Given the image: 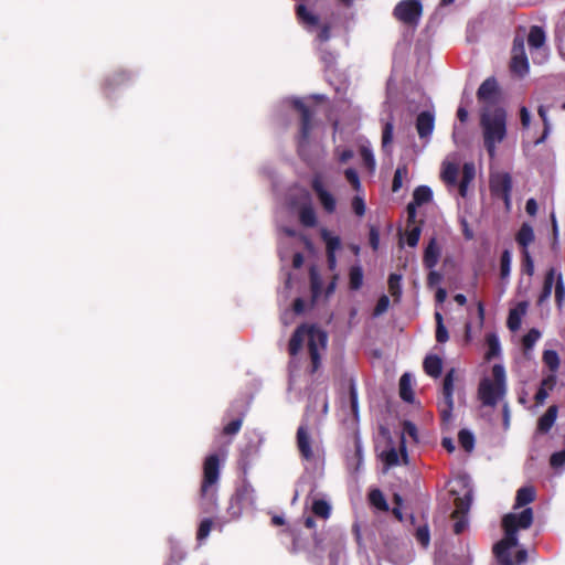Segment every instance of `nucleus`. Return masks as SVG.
<instances>
[{"instance_id":"63","label":"nucleus","mask_w":565,"mask_h":565,"mask_svg":"<svg viewBox=\"0 0 565 565\" xmlns=\"http://www.w3.org/2000/svg\"><path fill=\"white\" fill-rule=\"evenodd\" d=\"M403 435H408L415 441H417V427L414 423L405 420L403 423Z\"/></svg>"},{"instance_id":"11","label":"nucleus","mask_w":565,"mask_h":565,"mask_svg":"<svg viewBox=\"0 0 565 565\" xmlns=\"http://www.w3.org/2000/svg\"><path fill=\"white\" fill-rule=\"evenodd\" d=\"M471 491H468L463 497L457 498L455 500V510L451 513V519L454 521L452 530H466V527L469 525L468 513L471 508Z\"/></svg>"},{"instance_id":"64","label":"nucleus","mask_w":565,"mask_h":565,"mask_svg":"<svg viewBox=\"0 0 565 565\" xmlns=\"http://www.w3.org/2000/svg\"><path fill=\"white\" fill-rule=\"evenodd\" d=\"M443 280V275L436 270H430L427 276L428 287H434Z\"/></svg>"},{"instance_id":"31","label":"nucleus","mask_w":565,"mask_h":565,"mask_svg":"<svg viewBox=\"0 0 565 565\" xmlns=\"http://www.w3.org/2000/svg\"><path fill=\"white\" fill-rule=\"evenodd\" d=\"M309 280L312 299L316 300L321 296L322 292V278L316 267L310 268Z\"/></svg>"},{"instance_id":"12","label":"nucleus","mask_w":565,"mask_h":565,"mask_svg":"<svg viewBox=\"0 0 565 565\" xmlns=\"http://www.w3.org/2000/svg\"><path fill=\"white\" fill-rule=\"evenodd\" d=\"M533 511L525 508L521 512L508 513L502 519V530H525L532 525Z\"/></svg>"},{"instance_id":"55","label":"nucleus","mask_w":565,"mask_h":565,"mask_svg":"<svg viewBox=\"0 0 565 565\" xmlns=\"http://www.w3.org/2000/svg\"><path fill=\"white\" fill-rule=\"evenodd\" d=\"M344 175H345V179L348 180V182L353 186L354 190H360V186H361L360 178H359L358 172L354 169L348 168L344 171Z\"/></svg>"},{"instance_id":"17","label":"nucleus","mask_w":565,"mask_h":565,"mask_svg":"<svg viewBox=\"0 0 565 565\" xmlns=\"http://www.w3.org/2000/svg\"><path fill=\"white\" fill-rule=\"evenodd\" d=\"M297 447L300 452V456L309 461L313 459V451L311 448V438L308 431V427L305 425H300L297 429Z\"/></svg>"},{"instance_id":"10","label":"nucleus","mask_w":565,"mask_h":565,"mask_svg":"<svg viewBox=\"0 0 565 565\" xmlns=\"http://www.w3.org/2000/svg\"><path fill=\"white\" fill-rule=\"evenodd\" d=\"M510 70L519 76L526 75L530 70L529 60L524 49V39L519 35L513 40Z\"/></svg>"},{"instance_id":"2","label":"nucleus","mask_w":565,"mask_h":565,"mask_svg":"<svg viewBox=\"0 0 565 565\" xmlns=\"http://www.w3.org/2000/svg\"><path fill=\"white\" fill-rule=\"evenodd\" d=\"M355 540L361 545L364 539L363 534H367L366 539L379 534L381 544H376L374 552L386 556L392 563L397 565L407 564L413 557L412 540L408 536L396 535L395 532H354Z\"/></svg>"},{"instance_id":"40","label":"nucleus","mask_w":565,"mask_h":565,"mask_svg":"<svg viewBox=\"0 0 565 565\" xmlns=\"http://www.w3.org/2000/svg\"><path fill=\"white\" fill-rule=\"evenodd\" d=\"M408 168L406 164L398 166L394 172L393 182H392V191L394 193L398 192L403 185V179L407 177Z\"/></svg>"},{"instance_id":"49","label":"nucleus","mask_w":565,"mask_h":565,"mask_svg":"<svg viewBox=\"0 0 565 565\" xmlns=\"http://www.w3.org/2000/svg\"><path fill=\"white\" fill-rule=\"evenodd\" d=\"M351 207L356 216L362 217L366 211L364 199L360 195H355L351 201Z\"/></svg>"},{"instance_id":"43","label":"nucleus","mask_w":565,"mask_h":565,"mask_svg":"<svg viewBox=\"0 0 565 565\" xmlns=\"http://www.w3.org/2000/svg\"><path fill=\"white\" fill-rule=\"evenodd\" d=\"M458 177V168L454 163H447L441 172L443 180L448 184H456Z\"/></svg>"},{"instance_id":"24","label":"nucleus","mask_w":565,"mask_h":565,"mask_svg":"<svg viewBox=\"0 0 565 565\" xmlns=\"http://www.w3.org/2000/svg\"><path fill=\"white\" fill-rule=\"evenodd\" d=\"M558 408L556 405H551L547 411L540 417L537 423V430L540 433H548L554 425L557 417Z\"/></svg>"},{"instance_id":"60","label":"nucleus","mask_w":565,"mask_h":565,"mask_svg":"<svg viewBox=\"0 0 565 565\" xmlns=\"http://www.w3.org/2000/svg\"><path fill=\"white\" fill-rule=\"evenodd\" d=\"M369 242H370V246L372 247L373 250L379 249L380 232H379L377 227H375L373 225L370 227Z\"/></svg>"},{"instance_id":"20","label":"nucleus","mask_w":565,"mask_h":565,"mask_svg":"<svg viewBox=\"0 0 565 565\" xmlns=\"http://www.w3.org/2000/svg\"><path fill=\"white\" fill-rule=\"evenodd\" d=\"M440 248L435 237L430 238L424 250L423 264L426 268L433 269L439 259Z\"/></svg>"},{"instance_id":"51","label":"nucleus","mask_w":565,"mask_h":565,"mask_svg":"<svg viewBox=\"0 0 565 565\" xmlns=\"http://www.w3.org/2000/svg\"><path fill=\"white\" fill-rule=\"evenodd\" d=\"M243 425V417H238L236 419L231 420L227 425L223 428V434L226 436L236 435Z\"/></svg>"},{"instance_id":"50","label":"nucleus","mask_w":565,"mask_h":565,"mask_svg":"<svg viewBox=\"0 0 565 565\" xmlns=\"http://www.w3.org/2000/svg\"><path fill=\"white\" fill-rule=\"evenodd\" d=\"M394 124L393 120L385 122L382 131V147L386 148L393 140Z\"/></svg>"},{"instance_id":"48","label":"nucleus","mask_w":565,"mask_h":565,"mask_svg":"<svg viewBox=\"0 0 565 565\" xmlns=\"http://www.w3.org/2000/svg\"><path fill=\"white\" fill-rule=\"evenodd\" d=\"M522 271L529 276L534 274V263L527 249L522 252Z\"/></svg>"},{"instance_id":"54","label":"nucleus","mask_w":565,"mask_h":565,"mask_svg":"<svg viewBox=\"0 0 565 565\" xmlns=\"http://www.w3.org/2000/svg\"><path fill=\"white\" fill-rule=\"evenodd\" d=\"M382 458L384 462L388 466H396L398 465V452L395 448H391L382 454Z\"/></svg>"},{"instance_id":"8","label":"nucleus","mask_w":565,"mask_h":565,"mask_svg":"<svg viewBox=\"0 0 565 565\" xmlns=\"http://www.w3.org/2000/svg\"><path fill=\"white\" fill-rule=\"evenodd\" d=\"M455 375H456V370L452 367L446 373V375L443 380V387H441L443 398L438 403V408H439L441 422L445 424H448L452 417V409H454L452 394H454Z\"/></svg>"},{"instance_id":"18","label":"nucleus","mask_w":565,"mask_h":565,"mask_svg":"<svg viewBox=\"0 0 565 565\" xmlns=\"http://www.w3.org/2000/svg\"><path fill=\"white\" fill-rule=\"evenodd\" d=\"M435 128V116L430 111H422L416 118V130L419 138H428Z\"/></svg>"},{"instance_id":"13","label":"nucleus","mask_w":565,"mask_h":565,"mask_svg":"<svg viewBox=\"0 0 565 565\" xmlns=\"http://www.w3.org/2000/svg\"><path fill=\"white\" fill-rule=\"evenodd\" d=\"M499 97V84L493 76L483 81L477 90V98L484 106L494 107L493 105L498 102Z\"/></svg>"},{"instance_id":"4","label":"nucleus","mask_w":565,"mask_h":565,"mask_svg":"<svg viewBox=\"0 0 565 565\" xmlns=\"http://www.w3.org/2000/svg\"><path fill=\"white\" fill-rule=\"evenodd\" d=\"M492 380L484 377L478 386V397L482 405L494 407L507 393V375L502 364L492 366Z\"/></svg>"},{"instance_id":"5","label":"nucleus","mask_w":565,"mask_h":565,"mask_svg":"<svg viewBox=\"0 0 565 565\" xmlns=\"http://www.w3.org/2000/svg\"><path fill=\"white\" fill-rule=\"evenodd\" d=\"M505 536L493 546V553L502 565H521L527 559L526 550L522 548L511 558L510 550L518 545V532H504Z\"/></svg>"},{"instance_id":"44","label":"nucleus","mask_w":565,"mask_h":565,"mask_svg":"<svg viewBox=\"0 0 565 565\" xmlns=\"http://www.w3.org/2000/svg\"><path fill=\"white\" fill-rule=\"evenodd\" d=\"M511 270V253L510 250L505 249L501 254L500 258V277L502 279H505L509 277Z\"/></svg>"},{"instance_id":"9","label":"nucleus","mask_w":565,"mask_h":565,"mask_svg":"<svg viewBox=\"0 0 565 565\" xmlns=\"http://www.w3.org/2000/svg\"><path fill=\"white\" fill-rule=\"evenodd\" d=\"M220 479V458L216 454L207 456L203 463V479L201 483V495L207 497L211 488L216 486Z\"/></svg>"},{"instance_id":"35","label":"nucleus","mask_w":565,"mask_h":565,"mask_svg":"<svg viewBox=\"0 0 565 565\" xmlns=\"http://www.w3.org/2000/svg\"><path fill=\"white\" fill-rule=\"evenodd\" d=\"M370 503L381 511H388V504L383 492L380 489H373L369 493Z\"/></svg>"},{"instance_id":"39","label":"nucleus","mask_w":565,"mask_h":565,"mask_svg":"<svg viewBox=\"0 0 565 565\" xmlns=\"http://www.w3.org/2000/svg\"><path fill=\"white\" fill-rule=\"evenodd\" d=\"M487 345L488 351L486 353V359L491 360L499 355L500 353V342L498 337L494 333H490L487 335Z\"/></svg>"},{"instance_id":"59","label":"nucleus","mask_w":565,"mask_h":565,"mask_svg":"<svg viewBox=\"0 0 565 565\" xmlns=\"http://www.w3.org/2000/svg\"><path fill=\"white\" fill-rule=\"evenodd\" d=\"M550 465L553 468H558L565 465V449L554 452L550 458Z\"/></svg>"},{"instance_id":"14","label":"nucleus","mask_w":565,"mask_h":565,"mask_svg":"<svg viewBox=\"0 0 565 565\" xmlns=\"http://www.w3.org/2000/svg\"><path fill=\"white\" fill-rule=\"evenodd\" d=\"M512 177L508 172H497L490 175L489 189L493 198L512 193Z\"/></svg>"},{"instance_id":"21","label":"nucleus","mask_w":565,"mask_h":565,"mask_svg":"<svg viewBox=\"0 0 565 565\" xmlns=\"http://www.w3.org/2000/svg\"><path fill=\"white\" fill-rule=\"evenodd\" d=\"M527 302L521 301L515 308L509 311L507 326L511 331H516L521 327L522 317L526 313Z\"/></svg>"},{"instance_id":"34","label":"nucleus","mask_w":565,"mask_h":565,"mask_svg":"<svg viewBox=\"0 0 565 565\" xmlns=\"http://www.w3.org/2000/svg\"><path fill=\"white\" fill-rule=\"evenodd\" d=\"M363 285V270L360 265H354L349 271V287L352 290H359Z\"/></svg>"},{"instance_id":"3","label":"nucleus","mask_w":565,"mask_h":565,"mask_svg":"<svg viewBox=\"0 0 565 565\" xmlns=\"http://www.w3.org/2000/svg\"><path fill=\"white\" fill-rule=\"evenodd\" d=\"M507 117L505 109L500 106H483L480 110L483 146L491 159L497 154V146L507 137Z\"/></svg>"},{"instance_id":"23","label":"nucleus","mask_w":565,"mask_h":565,"mask_svg":"<svg viewBox=\"0 0 565 565\" xmlns=\"http://www.w3.org/2000/svg\"><path fill=\"white\" fill-rule=\"evenodd\" d=\"M423 367L427 375L437 379L443 372V360L435 354L427 355L423 362Z\"/></svg>"},{"instance_id":"42","label":"nucleus","mask_w":565,"mask_h":565,"mask_svg":"<svg viewBox=\"0 0 565 565\" xmlns=\"http://www.w3.org/2000/svg\"><path fill=\"white\" fill-rule=\"evenodd\" d=\"M543 362L552 371L555 372L559 367V358L556 351L545 350L543 352Z\"/></svg>"},{"instance_id":"26","label":"nucleus","mask_w":565,"mask_h":565,"mask_svg":"<svg viewBox=\"0 0 565 565\" xmlns=\"http://www.w3.org/2000/svg\"><path fill=\"white\" fill-rule=\"evenodd\" d=\"M433 200V191L427 185H419L413 192V200L408 204H413L414 207L422 206L423 204L429 203Z\"/></svg>"},{"instance_id":"30","label":"nucleus","mask_w":565,"mask_h":565,"mask_svg":"<svg viewBox=\"0 0 565 565\" xmlns=\"http://www.w3.org/2000/svg\"><path fill=\"white\" fill-rule=\"evenodd\" d=\"M399 396L407 403H412L414 401L412 380L408 373H404L399 379Z\"/></svg>"},{"instance_id":"62","label":"nucleus","mask_w":565,"mask_h":565,"mask_svg":"<svg viewBox=\"0 0 565 565\" xmlns=\"http://www.w3.org/2000/svg\"><path fill=\"white\" fill-rule=\"evenodd\" d=\"M417 543L427 548L430 542V532H412Z\"/></svg>"},{"instance_id":"28","label":"nucleus","mask_w":565,"mask_h":565,"mask_svg":"<svg viewBox=\"0 0 565 565\" xmlns=\"http://www.w3.org/2000/svg\"><path fill=\"white\" fill-rule=\"evenodd\" d=\"M535 236L533 228L530 224L524 223L520 227L519 232L516 233L515 241L516 243L524 249H527V246L533 243Z\"/></svg>"},{"instance_id":"45","label":"nucleus","mask_w":565,"mask_h":565,"mask_svg":"<svg viewBox=\"0 0 565 565\" xmlns=\"http://www.w3.org/2000/svg\"><path fill=\"white\" fill-rule=\"evenodd\" d=\"M564 298H565V285H564L562 274L558 273L557 277H556V282H555V302L559 309L563 306Z\"/></svg>"},{"instance_id":"15","label":"nucleus","mask_w":565,"mask_h":565,"mask_svg":"<svg viewBox=\"0 0 565 565\" xmlns=\"http://www.w3.org/2000/svg\"><path fill=\"white\" fill-rule=\"evenodd\" d=\"M311 189L316 193L321 206L328 214L334 213L337 201L334 196L324 188L321 177L316 175L311 181Z\"/></svg>"},{"instance_id":"33","label":"nucleus","mask_w":565,"mask_h":565,"mask_svg":"<svg viewBox=\"0 0 565 565\" xmlns=\"http://www.w3.org/2000/svg\"><path fill=\"white\" fill-rule=\"evenodd\" d=\"M535 500V489L533 487H522L516 491L515 504L524 507Z\"/></svg>"},{"instance_id":"61","label":"nucleus","mask_w":565,"mask_h":565,"mask_svg":"<svg viewBox=\"0 0 565 565\" xmlns=\"http://www.w3.org/2000/svg\"><path fill=\"white\" fill-rule=\"evenodd\" d=\"M317 39L320 42H328L331 39V25L330 23H324L320 26L319 32L317 34Z\"/></svg>"},{"instance_id":"36","label":"nucleus","mask_w":565,"mask_h":565,"mask_svg":"<svg viewBox=\"0 0 565 565\" xmlns=\"http://www.w3.org/2000/svg\"><path fill=\"white\" fill-rule=\"evenodd\" d=\"M436 321V341L438 343H445L449 339L448 330L444 324L443 315L439 311H436L435 315Z\"/></svg>"},{"instance_id":"46","label":"nucleus","mask_w":565,"mask_h":565,"mask_svg":"<svg viewBox=\"0 0 565 565\" xmlns=\"http://www.w3.org/2000/svg\"><path fill=\"white\" fill-rule=\"evenodd\" d=\"M401 280H402V276L398 274H391L388 277V281H387L388 290H390L391 295L395 298H399V296L402 294Z\"/></svg>"},{"instance_id":"53","label":"nucleus","mask_w":565,"mask_h":565,"mask_svg":"<svg viewBox=\"0 0 565 565\" xmlns=\"http://www.w3.org/2000/svg\"><path fill=\"white\" fill-rule=\"evenodd\" d=\"M388 306H390V298L386 295H382L379 298L376 306L373 310V316L379 317V316L383 315L388 309Z\"/></svg>"},{"instance_id":"38","label":"nucleus","mask_w":565,"mask_h":565,"mask_svg":"<svg viewBox=\"0 0 565 565\" xmlns=\"http://www.w3.org/2000/svg\"><path fill=\"white\" fill-rule=\"evenodd\" d=\"M458 440L460 446L467 451L470 452L475 448V436L468 429H461L458 433Z\"/></svg>"},{"instance_id":"57","label":"nucleus","mask_w":565,"mask_h":565,"mask_svg":"<svg viewBox=\"0 0 565 565\" xmlns=\"http://www.w3.org/2000/svg\"><path fill=\"white\" fill-rule=\"evenodd\" d=\"M349 397H350L351 411H352L354 416H358V411H359L358 391H356L355 385L353 383L350 385Z\"/></svg>"},{"instance_id":"7","label":"nucleus","mask_w":565,"mask_h":565,"mask_svg":"<svg viewBox=\"0 0 565 565\" xmlns=\"http://www.w3.org/2000/svg\"><path fill=\"white\" fill-rule=\"evenodd\" d=\"M423 15L419 0H402L393 9V17L408 26H417Z\"/></svg>"},{"instance_id":"58","label":"nucleus","mask_w":565,"mask_h":565,"mask_svg":"<svg viewBox=\"0 0 565 565\" xmlns=\"http://www.w3.org/2000/svg\"><path fill=\"white\" fill-rule=\"evenodd\" d=\"M361 157L367 168L374 169L375 159H374L372 151L369 148H366V147L361 148Z\"/></svg>"},{"instance_id":"19","label":"nucleus","mask_w":565,"mask_h":565,"mask_svg":"<svg viewBox=\"0 0 565 565\" xmlns=\"http://www.w3.org/2000/svg\"><path fill=\"white\" fill-rule=\"evenodd\" d=\"M298 220L305 227H316L318 224L317 213L311 202L303 203L298 209Z\"/></svg>"},{"instance_id":"37","label":"nucleus","mask_w":565,"mask_h":565,"mask_svg":"<svg viewBox=\"0 0 565 565\" xmlns=\"http://www.w3.org/2000/svg\"><path fill=\"white\" fill-rule=\"evenodd\" d=\"M312 512L316 516L326 520L330 516L331 507L326 500L318 499V500H315L312 503Z\"/></svg>"},{"instance_id":"47","label":"nucleus","mask_w":565,"mask_h":565,"mask_svg":"<svg viewBox=\"0 0 565 565\" xmlns=\"http://www.w3.org/2000/svg\"><path fill=\"white\" fill-rule=\"evenodd\" d=\"M537 113L543 121L544 130H543L542 136L535 141L536 145L544 142L550 134V121L547 118V109L544 106H540L537 109Z\"/></svg>"},{"instance_id":"27","label":"nucleus","mask_w":565,"mask_h":565,"mask_svg":"<svg viewBox=\"0 0 565 565\" xmlns=\"http://www.w3.org/2000/svg\"><path fill=\"white\" fill-rule=\"evenodd\" d=\"M475 173H476L475 166L472 163H465L463 164V167H462V177H461V180L459 182V194H460V196L466 198L467 191H468V186H469L470 182L473 180Z\"/></svg>"},{"instance_id":"41","label":"nucleus","mask_w":565,"mask_h":565,"mask_svg":"<svg viewBox=\"0 0 565 565\" xmlns=\"http://www.w3.org/2000/svg\"><path fill=\"white\" fill-rule=\"evenodd\" d=\"M541 338L540 330L532 328L522 338V347L524 352L532 350L536 341Z\"/></svg>"},{"instance_id":"52","label":"nucleus","mask_w":565,"mask_h":565,"mask_svg":"<svg viewBox=\"0 0 565 565\" xmlns=\"http://www.w3.org/2000/svg\"><path fill=\"white\" fill-rule=\"evenodd\" d=\"M422 228L420 226L412 227L406 234V243L409 247L417 246L420 238Z\"/></svg>"},{"instance_id":"29","label":"nucleus","mask_w":565,"mask_h":565,"mask_svg":"<svg viewBox=\"0 0 565 565\" xmlns=\"http://www.w3.org/2000/svg\"><path fill=\"white\" fill-rule=\"evenodd\" d=\"M546 40L545 32L541 26L533 25L530 29L527 43L531 49H540Z\"/></svg>"},{"instance_id":"25","label":"nucleus","mask_w":565,"mask_h":565,"mask_svg":"<svg viewBox=\"0 0 565 565\" xmlns=\"http://www.w3.org/2000/svg\"><path fill=\"white\" fill-rule=\"evenodd\" d=\"M556 273L554 268L547 270L544 277L543 288L537 299V305L544 303L552 295L553 285L556 282Z\"/></svg>"},{"instance_id":"22","label":"nucleus","mask_w":565,"mask_h":565,"mask_svg":"<svg viewBox=\"0 0 565 565\" xmlns=\"http://www.w3.org/2000/svg\"><path fill=\"white\" fill-rule=\"evenodd\" d=\"M296 17L306 28L319 25V17L307 9L302 3L296 6Z\"/></svg>"},{"instance_id":"56","label":"nucleus","mask_w":565,"mask_h":565,"mask_svg":"<svg viewBox=\"0 0 565 565\" xmlns=\"http://www.w3.org/2000/svg\"><path fill=\"white\" fill-rule=\"evenodd\" d=\"M403 499L399 494H394V507H393V514L394 516L401 521L404 522V514H403Z\"/></svg>"},{"instance_id":"16","label":"nucleus","mask_w":565,"mask_h":565,"mask_svg":"<svg viewBox=\"0 0 565 565\" xmlns=\"http://www.w3.org/2000/svg\"><path fill=\"white\" fill-rule=\"evenodd\" d=\"M132 79L130 72L125 70H118L109 74L104 82V92L107 96L118 87L128 85Z\"/></svg>"},{"instance_id":"6","label":"nucleus","mask_w":565,"mask_h":565,"mask_svg":"<svg viewBox=\"0 0 565 565\" xmlns=\"http://www.w3.org/2000/svg\"><path fill=\"white\" fill-rule=\"evenodd\" d=\"M292 108L299 114V132L297 142L299 147H306L309 143L310 134L313 129V110L307 106L300 98L291 102Z\"/></svg>"},{"instance_id":"32","label":"nucleus","mask_w":565,"mask_h":565,"mask_svg":"<svg viewBox=\"0 0 565 565\" xmlns=\"http://www.w3.org/2000/svg\"><path fill=\"white\" fill-rule=\"evenodd\" d=\"M320 235L326 244L327 254H335V252L340 249L341 241L339 236H332L327 228H322Z\"/></svg>"},{"instance_id":"1","label":"nucleus","mask_w":565,"mask_h":565,"mask_svg":"<svg viewBox=\"0 0 565 565\" xmlns=\"http://www.w3.org/2000/svg\"><path fill=\"white\" fill-rule=\"evenodd\" d=\"M306 338H308V353L310 358L308 373L312 375L321 366L320 351L327 348L328 334L315 324H300L294 331L288 343V352L291 356H296L299 353Z\"/></svg>"}]
</instances>
